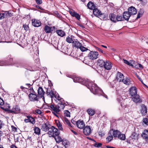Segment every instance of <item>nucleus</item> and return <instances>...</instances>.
Returning a JSON list of instances; mask_svg holds the SVG:
<instances>
[{"label":"nucleus","mask_w":148,"mask_h":148,"mask_svg":"<svg viewBox=\"0 0 148 148\" xmlns=\"http://www.w3.org/2000/svg\"><path fill=\"white\" fill-rule=\"evenodd\" d=\"M56 32L59 36L61 37L64 36L65 34V32L62 30H58Z\"/></svg>","instance_id":"obj_32"},{"label":"nucleus","mask_w":148,"mask_h":148,"mask_svg":"<svg viewBox=\"0 0 148 148\" xmlns=\"http://www.w3.org/2000/svg\"><path fill=\"white\" fill-rule=\"evenodd\" d=\"M142 136L145 140L148 141V131L147 130H145L144 131Z\"/></svg>","instance_id":"obj_22"},{"label":"nucleus","mask_w":148,"mask_h":148,"mask_svg":"<svg viewBox=\"0 0 148 148\" xmlns=\"http://www.w3.org/2000/svg\"><path fill=\"white\" fill-rule=\"evenodd\" d=\"M34 133L39 135L40 134V129L38 127H35L34 128Z\"/></svg>","instance_id":"obj_37"},{"label":"nucleus","mask_w":148,"mask_h":148,"mask_svg":"<svg viewBox=\"0 0 148 148\" xmlns=\"http://www.w3.org/2000/svg\"><path fill=\"white\" fill-rule=\"evenodd\" d=\"M57 99L58 100V104L57 105L58 106L59 109L60 110V112L61 110H62L64 109V108L65 106H66L67 105H68L69 104L68 102H66V103H64V100L63 99L60 98V97L59 96H58ZM57 102H58L57 101Z\"/></svg>","instance_id":"obj_4"},{"label":"nucleus","mask_w":148,"mask_h":148,"mask_svg":"<svg viewBox=\"0 0 148 148\" xmlns=\"http://www.w3.org/2000/svg\"><path fill=\"white\" fill-rule=\"evenodd\" d=\"M127 12L131 15H133L136 14L137 12V10L134 7L132 6L129 8Z\"/></svg>","instance_id":"obj_9"},{"label":"nucleus","mask_w":148,"mask_h":148,"mask_svg":"<svg viewBox=\"0 0 148 148\" xmlns=\"http://www.w3.org/2000/svg\"><path fill=\"white\" fill-rule=\"evenodd\" d=\"M102 145V144L100 143H96L94 144V146L96 147H100Z\"/></svg>","instance_id":"obj_54"},{"label":"nucleus","mask_w":148,"mask_h":148,"mask_svg":"<svg viewBox=\"0 0 148 148\" xmlns=\"http://www.w3.org/2000/svg\"><path fill=\"white\" fill-rule=\"evenodd\" d=\"M123 18H122V16L118 15L116 16V22L117 21H120L123 20Z\"/></svg>","instance_id":"obj_47"},{"label":"nucleus","mask_w":148,"mask_h":148,"mask_svg":"<svg viewBox=\"0 0 148 148\" xmlns=\"http://www.w3.org/2000/svg\"><path fill=\"white\" fill-rule=\"evenodd\" d=\"M49 127L45 123H43L42 125L41 129L43 131L45 132H47L49 130Z\"/></svg>","instance_id":"obj_19"},{"label":"nucleus","mask_w":148,"mask_h":148,"mask_svg":"<svg viewBox=\"0 0 148 148\" xmlns=\"http://www.w3.org/2000/svg\"><path fill=\"white\" fill-rule=\"evenodd\" d=\"M87 6L89 9L91 10H93L96 7L94 3L91 1H89L87 5Z\"/></svg>","instance_id":"obj_25"},{"label":"nucleus","mask_w":148,"mask_h":148,"mask_svg":"<svg viewBox=\"0 0 148 148\" xmlns=\"http://www.w3.org/2000/svg\"><path fill=\"white\" fill-rule=\"evenodd\" d=\"M112 64L111 62L109 61H106L105 62L103 67L105 69L108 70H110L112 67Z\"/></svg>","instance_id":"obj_15"},{"label":"nucleus","mask_w":148,"mask_h":148,"mask_svg":"<svg viewBox=\"0 0 148 148\" xmlns=\"http://www.w3.org/2000/svg\"><path fill=\"white\" fill-rule=\"evenodd\" d=\"M73 80L75 82L80 83L86 86L94 94L103 96L104 93L103 91L97 86L96 84L89 80H84L80 77H75Z\"/></svg>","instance_id":"obj_1"},{"label":"nucleus","mask_w":148,"mask_h":148,"mask_svg":"<svg viewBox=\"0 0 148 148\" xmlns=\"http://www.w3.org/2000/svg\"><path fill=\"white\" fill-rule=\"evenodd\" d=\"M49 109L51 110L53 114L56 116L58 117L57 114L60 112L58 105L53 104H49L48 106Z\"/></svg>","instance_id":"obj_2"},{"label":"nucleus","mask_w":148,"mask_h":148,"mask_svg":"<svg viewBox=\"0 0 148 148\" xmlns=\"http://www.w3.org/2000/svg\"><path fill=\"white\" fill-rule=\"evenodd\" d=\"M91 59H90L88 56H87L85 57L83 62L86 64L90 65V63L91 62Z\"/></svg>","instance_id":"obj_23"},{"label":"nucleus","mask_w":148,"mask_h":148,"mask_svg":"<svg viewBox=\"0 0 148 148\" xmlns=\"http://www.w3.org/2000/svg\"><path fill=\"white\" fill-rule=\"evenodd\" d=\"M64 115L65 116L70 117V113L68 110H65L64 111Z\"/></svg>","instance_id":"obj_48"},{"label":"nucleus","mask_w":148,"mask_h":148,"mask_svg":"<svg viewBox=\"0 0 148 148\" xmlns=\"http://www.w3.org/2000/svg\"><path fill=\"white\" fill-rule=\"evenodd\" d=\"M133 67L140 69H142L143 68V66L141 64L137 63L136 62L135 63L134 62Z\"/></svg>","instance_id":"obj_27"},{"label":"nucleus","mask_w":148,"mask_h":148,"mask_svg":"<svg viewBox=\"0 0 148 148\" xmlns=\"http://www.w3.org/2000/svg\"><path fill=\"white\" fill-rule=\"evenodd\" d=\"M63 121L64 122V123L67 125L69 127H72L73 126L71 124L70 122L69 121L66 117H64L63 118Z\"/></svg>","instance_id":"obj_30"},{"label":"nucleus","mask_w":148,"mask_h":148,"mask_svg":"<svg viewBox=\"0 0 148 148\" xmlns=\"http://www.w3.org/2000/svg\"><path fill=\"white\" fill-rule=\"evenodd\" d=\"M136 76L140 80L141 82L143 83V84H144V85H145V84L143 82L141 81V78H140V77L138 76V75H137V74H136Z\"/></svg>","instance_id":"obj_62"},{"label":"nucleus","mask_w":148,"mask_h":148,"mask_svg":"<svg viewBox=\"0 0 148 148\" xmlns=\"http://www.w3.org/2000/svg\"><path fill=\"white\" fill-rule=\"evenodd\" d=\"M93 13L95 15L97 16H100L102 14L101 11L96 7L93 9Z\"/></svg>","instance_id":"obj_18"},{"label":"nucleus","mask_w":148,"mask_h":148,"mask_svg":"<svg viewBox=\"0 0 148 148\" xmlns=\"http://www.w3.org/2000/svg\"><path fill=\"white\" fill-rule=\"evenodd\" d=\"M109 17L112 21L115 22H116V15L113 14H111L110 15Z\"/></svg>","instance_id":"obj_31"},{"label":"nucleus","mask_w":148,"mask_h":148,"mask_svg":"<svg viewBox=\"0 0 148 148\" xmlns=\"http://www.w3.org/2000/svg\"><path fill=\"white\" fill-rule=\"evenodd\" d=\"M20 110L19 107L18 105H16L13 107L10 112L12 113L18 114L20 112Z\"/></svg>","instance_id":"obj_10"},{"label":"nucleus","mask_w":148,"mask_h":148,"mask_svg":"<svg viewBox=\"0 0 148 148\" xmlns=\"http://www.w3.org/2000/svg\"><path fill=\"white\" fill-rule=\"evenodd\" d=\"M105 62H104L102 60L99 59L98 60V65L101 67H103Z\"/></svg>","instance_id":"obj_34"},{"label":"nucleus","mask_w":148,"mask_h":148,"mask_svg":"<svg viewBox=\"0 0 148 148\" xmlns=\"http://www.w3.org/2000/svg\"><path fill=\"white\" fill-rule=\"evenodd\" d=\"M143 10H140V11L138 12V13L136 19L139 18L141 16L143 15Z\"/></svg>","instance_id":"obj_44"},{"label":"nucleus","mask_w":148,"mask_h":148,"mask_svg":"<svg viewBox=\"0 0 148 148\" xmlns=\"http://www.w3.org/2000/svg\"><path fill=\"white\" fill-rule=\"evenodd\" d=\"M62 143L66 148L68 147L69 142L66 140H62Z\"/></svg>","instance_id":"obj_45"},{"label":"nucleus","mask_w":148,"mask_h":148,"mask_svg":"<svg viewBox=\"0 0 148 148\" xmlns=\"http://www.w3.org/2000/svg\"><path fill=\"white\" fill-rule=\"evenodd\" d=\"M4 104L3 101L0 98V104L1 105H3Z\"/></svg>","instance_id":"obj_60"},{"label":"nucleus","mask_w":148,"mask_h":148,"mask_svg":"<svg viewBox=\"0 0 148 148\" xmlns=\"http://www.w3.org/2000/svg\"><path fill=\"white\" fill-rule=\"evenodd\" d=\"M121 132L117 130L114 131L113 132V134L114 137H118V136L119 135Z\"/></svg>","instance_id":"obj_36"},{"label":"nucleus","mask_w":148,"mask_h":148,"mask_svg":"<svg viewBox=\"0 0 148 148\" xmlns=\"http://www.w3.org/2000/svg\"><path fill=\"white\" fill-rule=\"evenodd\" d=\"M9 64H10L6 62L3 61H0V66H5Z\"/></svg>","instance_id":"obj_46"},{"label":"nucleus","mask_w":148,"mask_h":148,"mask_svg":"<svg viewBox=\"0 0 148 148\" xmlns=\"http://www.w3.org/2000/svg\"><path fill=\"white\" fill-rule=\"evenodd\" d=\"M95 48L96 49L99 51V52H100L101 53H103V51L100 48H99L98 47H95Z\"/></svg>","instance_id":"obj_56"},{"label":"nucleus","mask_w":148,"mask_h":148,"mask_svg":"<svg viewBox=\"0 0 148 148\" xmlns=\"http://www.w3.org/2000/svg\"><path fill=\"white\" fill-rule=\"evenodd\" d=\"M54 15L58 18H61L62 16L58 13L57 11H55L54 12Z\"/></svg>","instance_id":"obj_50"},{"label":"nucleus","mask_w":148,"mask_h":148,"mask_svg":"<svg viewBox=\"0 0 148 148\" xmlns=\"http://www.w3.org/2000/svg\"><path fill=\"white\" fill-rule=\"evenodd\" d=\"M30 100L32 101H38L39 97L37 95L32 93H30L28 95Z\"/></svg>","instance_id":"obj_7"},{"label":"nucleus","mask_w":148,"mask_h":148,"mask_svg":"<svg viewBox=\"0 0 148 148\" xmlns=\"http://www.w3.org/2000/svg\"><path fill=\"white\" fill-rule=\"evenodd\" d=\"M3 13L4 14V17H5V16L8 17L10 16V13L9 12L5 11Z\"/></svg>","instance_id":"obj_51"},{"label":"nucleus","mask_w":148,"mask_h":148,"mask_svg":"<svg viewBox=\"0 0 148 148\" xmlns=\"http://www.w3.org/2000/svg\"><path fill=\"white\" fill-rule=\"evenodd\" d=\"M55 139L56 143H59L62 141V140L60 136L59 135L55 136L54 137Z\"/></svg>","instance_id":"obj_35"},{"label":"nucleus","mask_w":148,"mask_h":148,"mask_svg":"<svg viewBox=\"0 0 148 148\" xmlns=\"http://www.w3.org/2000/svg\"><path fill=\"white\" fill-rule=\"evenodd\" d=\"M130 95L132 97L137 94L136 88L135 87H132L130 88L129 90Z\"/></svg>","instance_id":"obj_11"},{"label":"nucleus","mask_w":148,"mask_h":148,"mask_svg":"<svg viewBox=\"0 0 148 148\" xmlns=\"http://www.w3.org/2000/svg\"><path fill=\"white\" fill-rule=\"evenodd\" d=\"M127 99H126L123 101L121 103V106L123 108H125L127 106V104L126 103V101Z\"/></svg>","instance_id":"obj_42"},{"label":"nucleus","mask_w":148,"mask_h":148,"mask_svg":"<svg viewBox=\"0 0 148 148\" xmlns=\"http://www.w3.org/2000/svg\"><path fill=\"white\" fill-rule=\"evenodd\" d=\"M27 117H29V122H30L32 124H34L35 123V119H34L31 116H28Z\"/></svg>","instance_id":"obj_41"},{"label":"nucleus","mask_w":148,"mask_h":148,"mask_svg":"<svg viewBox=\"0 0 148 148\" xmlns=\"http://www.w3.org/2000/svg\"><path fill=\"white\" fill-rule=\"evenodd\" d=\"M113 138V136L112 135L111 136H109L106 139L108 140V142H110L112 139Z\"/></svg>","instance_id":"obj_52"},{"label":"nucleus","mask_w":148,"mask_h":148,"mask_svg":"<svg viewBox=\"0 0 148 148\" xmlns=\"http://www.w3.org/2000/svg\"><path fill=\"white\" fill-rule=\"evenodd\" d=\"M23 27L24 28V29L26 31H27L29 29V27L27 25H23Z\"/></svg>","instance_id":"obj_58"},{"label":"nucleus","mask_w":148,"mask_h":148,"mask_svg":"<svg viewBox=\"0 0 148 148\" xmlns=\"http://www.w3.org/2000/svg\"><path fill=\"white\" fill-rule=\"evenodd\" d=\"M49 131L47 134L50 137H54L55 136L59 135L60 134L58 129L53 126H51Z\"/></svg>","instance_id":"obj_3"},{"label":"nucleus","mask_w":148,"mask_h":148,"mask_svg":"<svg viewBox=\"0 0 148 148\" xmlns=\"http://www.w3.org/2000/svg\"><path fill=\"white\" fill-rule=\"evenodd\" d=\"M70 14L73 17H75L78 20H79L80 18V15L74 11L70 10L69 12Z\"/></svg>","instance_id":"obj_12"},{"label":"nucleus","mask_w":148,"mask_h":148,"mask_svg":"<svg viewBox=\"0 0 148 148\" xmlns=\"http://www.w3.org/2000/svg\"><path fill=\"white\" fill-rule=\"evenodd\" d=\"M123 78L124 76L123 74H122L121 73L118 72L117 73L116 76V79H117V81L119 82H121L122 81Z\"/></svg>","instance_id":"obj_16"},{"label":"nucleus","mask_w":148,"mask_h":148,"mask_svg":"<svg viewBox=\"0 0 148 148\" xmlns=\"http://www.w3.org/2000/svg\"><path fill=\"white\" fill-rule=\"evenodd\" d=\"M92 130L90 126L86 125L84 127L83 130L84 134L86 135H90L92 132Z\"/></svg>","instance_id":"obj_8"},{"label":"nucleus","mask_w":148,"mask_h":148,"mask_svg":"<svg viewBox=\"0 0 148 148\" xmlns=\"http://www.w3.org/2000/svg\"><path fill=\"white\" fill-rule=\"evenodd\" d=\"M141 112L142 114L144 115H146L147 112L146 106L143 104L141 105Z\"/></svg>","instance_id":"obj_21"},{"label":"nucleus","mask_w":148,"mask_h":148,"mask_svg":"<svg viewBox=\"0 0 148 148\" xmlns=\"http://www.w3.org/2000/svg\"><path fill=\"white\" fill-rule=\"evenodd\" d=\"M132 100L135 103L141 102V101L140 98L138 94L132 97Z\"/></svg>","instance_id":"obj_17"},{"label":"nucleus","mask_w":148,"mask_h":148,"mask_svg":"<svg viewBox=\"0 0 148 148\" xmlns=\"http://www.w3.org/2000/svg\"><path fill=\"white\" fill-rule=\"evenodd\" d=\"M143 121L144 123L146 125H148V119L147 118H144L143 119Z\"/></svg>","instance_id":"obj_53"},{"label":"nucleus","mask_w":148,"mask_h":148,"mask_svg":"<svg viewBox=\"0 0 148 148\" xmlns=\"http://www.w3.org/2000/svg\"><path fill=\"white\" fill-rule=\"evenodd\" d=\"M73 45L78 48L80 47L82 44L79 42L74 40L73 43Z\"/></svg>","instance_id":"obj_29"},{"label":"nucleus","mask_w":148,"mask_h":148,"mask_svg":"<svg viewBox=\"0 0 148 148\" xmlns=\"http://www.w3.org/2000/svg\"><path fill=\"white\" fill-rule=\"evenodd\" d=\"M36 112L38 114H41L42 113L41 111L39 109H37L35 110Z\"/></svg>","instance_id":"obj_59"},{"label":"nucleus","mask_w":148,"mask_h":148,"mask_svg":"<svg viewBox=\"0 0 148 148\" xmlns=\"http://www.w3.org/2000/svg\"><path fill=\"white\" fill-rule=\"evenodd\" d=\"M51 29V27L46 25L45 27L44 30L46 33H48L50 32Z\"/></svg>","instance_id":"obj_39"},{"label":"nucleus","mask_w":148,"mask_h":148,"mask_svg":"<svg viewBox=\"0 0 148 148\" xmlns=\"http://www.w3.org/2000/svg\"><path fill=\"white\" fill-rule=\"evenodd\" d=\"M4 18V14L3 13H0V20Z\"/></svg>","instance_id":"obj_55"},{"label":"nucleus","mask_w":148,"mask_h":148,"mask_svg":"<svg viewBox=\"0 0 148 148\" xmlns=\"http://www.w3.org/2000/svg\"><path fill=\"white\" fill-rule=\"evenodd\" d=\"M36 1L38 4H40L42 3V0H36Z\"/></svg>","instance_id":"obj_57"},{"label":"nucleus","mask_w":148,"mask_h":148,"mask_svg":"<svg viewBox=\"0 0 148 148\" xmlns=\"http://www.w3.org/2000/svg\"><path fill=\"white\" fill-rule=\"evenodd\" d=\"M131 16L127 11L124 12L123 13V18L127 21H128L129 19Z\"/></svg>","instance_id":"obj_20"},{"label":"nucleus","mask_w":148,"mask_h":148,"mask_svg":"<svg viewBox=\"0 0 148 148\" xmlns=\"http://www.w3.org/2000/svg\"><path fill=\"white\" fill-rule=\"evenodd\" d=\"M11 148H17V147L14 145H12L11 146Z\"/></svg>","instance_id":"obj_64"},{"label":"nucleus","mask_w":148,"mask_h":148,"mask_svg":"<svg viewBox=\"0 0 148 148\" xmlns=\"http://www.w3.org/2000/svg\"><path fill=\"white\" fill-rule=\"evenodd\" d=\"M87 112L88 114L90 116H92L95 113V112L94 110L92 109H89L87 111Z\"/></svg>","instance_id":"obj_33"},{"label":"nucleus","mask_w":148,"mask_h":148,"mask_svg":"<svg viewBox=\"0 0 148 148\" xmlns=\"http://www.w3.org/2000/svg\"><path fill=\"white\" fill-rule=\"evenodd\" d=\"M46 93L48 96L51 98L52 100L54 97H55L57 99L58 98V96L54 94V91L52 90L51 88H48L47 89Z\"/></svg>","instance_id":"obj_6"},{"label":"nucleus","mask_w":148,"mask_h":148,"mask_svg":"<svg viewBox=\"0 0 148 148\" xmlns=\"http://www.w3.org/2000/svg\"><path fill=\"white\" fill-rule=\"evenodd\" d=\"M121 82L123 83L124 84L127 85H129L131 84L130 80L127 78H123Z\"/></svg>","instance_id":"obj_26"},{"label":"nucleus","mask_w":148,"mask_h":148,"mask_svg":"<svg viewBox=\"0 0 148 148\" xmlns=\"http://www.w3.org/2000/svg\"><path fill=\"white\" fill-rule=\"evenodd\" d=\"M118 138L121 140H124L125 139V135L121 133L118 136Z\"/></svg>","instance_id":"obj_40"},{"label":"nucleus","mask_w":148,"mask_h":148,"mask_svg":"<svg viewBox=\"0 0 148 148\" xmlns=\"http://www.w3.org/2000/svg\"><path fill=\"white\" fill-rule=\"evenodd\" d=\"M71 123L73 124L74 125H77V121H75L73 119L71 120Z\"/></svg>","instance_id":"obj_61"},{"label":"nucleus","mask_w":148,"mask_h":148,"mask_svg":"<svg viewBox=\"0 0 148 148\" xmlns=\"http://www.w3.org/2000/svg\"><path fill=\"white\" fill-rule=\"evenodd\" d=\"M32 25L35 27H39L41 25L40 21L35 19L32 20Z\"/></svg>","instance_id":"obj_14"},{"label":"nucleus","mask_w":148,"mask_h":148,"mask_svg":"<svg viewBox=\"0 0 148 148\" xmlns=\"http://www.w3.org/2000/svg\"><path fill=\"white\" fill-rule=\"evenodd\" d=\"M66 41L67 42L69 43H73L74 40L72 39L69 37H68L66 38Z\"/></svg>","instance_id":"obj_43"},{"label":"nucleus","mask_w":148,"mask_h":148,"mask_svg":"<svg viewBox=\"0 0 148 148\" xmlns=\"http://www.w3.org/2000/svg\"><path fill=\"white\" fill-rule=\"evenodd\" d=\"M79 48L83 52L85 51H87V50H88V49L87 48L84 47V46H82V45H81L80 47Z\"/></svg>","instance_id":"obj_49"},{"label":"nucleus","mask_w":148,"mask_h":148,"mask_svg":"<svg viewBox=\"0 0 148 148\" xmlns=\"http://www.w3.org/2000/svg\"><path fill=\"white\" fill-rule=\"evenodd\" d=\"M88 57L91 60H94L98 58L99 53L97 51H91L88 53Z\"/></svg>","instance_id":"obj_5"},{"label":"nucleus","mask_w":148,"mask_h":148,"mask_svg":"<svg viewBox=\"0 0 148 148\" xmlns=\"http://www.w3.org/2000/svg\"><path fill=\"white\" fill-rule=\"evenodd\" d=\"M38 95L40 96L41 97H42L43 96L45 92L43 91L42 87H39L38 90Z\"/></svg>","instance_id":"obj_24"},{"label":"nucleus","mask_w":148,"mask_h":148,"mask_svg":"<svg viewBox=\"0 0 148 148\" xmlns=\"http://www.w3.org/2000/svg\"><path fill=\"white\" fill-rule=\"evenodd\" d=\"M123 61L125 63L130 66L132 67L133 66V64L134 62V60H130V62L128 60L124 59H123Z\"/></svg>","instance_id":"obj_28"},{"label":"nucleus","mask_w":148,"mask_h":148,"mask_svg":"<svg viewBox=\"0 0 148 148\" xmlns=\"http://www.w3.org/2000/svg\"><path fill=\"white\" fill-rule=\"evenodd\" d=\"M56 124L60 130H63V129L62 127V125L59 121L56 122Z\"/></svg>","instance_id":"obj_38"},{"label":"nucleus","mask_w":148,"mask_h":148,"mask_svg":"<svg viewBox=\"0 0 148 148\" xmlns=\"http://www.w3.org/2000/svg\"><path fill=\"white\" fill-rule=\"evenodd\" d=\"M27 119H25L24 120L25 122L26 123L29 122V117H27Z\"/></svg>","instance_id":"obj_63"},{"label":"nucleus","mask_w":148,"mask_h":148,"mask_svg":"<svg viewBox=\"0 0 148 148\" xmlns=\"http://www.w3.org/2000/svg\"><path fill=\"white\" fill-rule=\"evenodd\" d=\"M85 124L83 120H79L77 121V126L79 129H83L85 127Z\"/></svg>","instance_id":"obj_13"}]
</instances>
